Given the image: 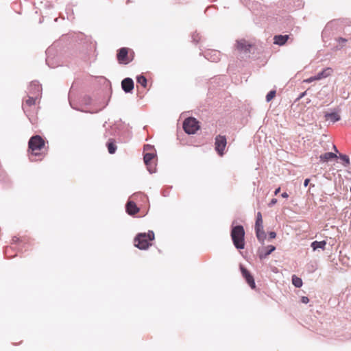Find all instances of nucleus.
Returning <instances> with one entry per match:
<instances>
[{"mask_svg": "<svg viewBox=\"0 0 351 351\" xmlns=\"http://www.w3.org/2000/svg\"><path fill=\"white\" fill-rule=\"evenodd\" d=\"M45 147V140L39 135L33 136L30 138L28 143V152L32 160H41L42 158L36 159L33 157L42 156L44 157Z\"/></svg>", "mask_w": 351, "mask_h": 351, "instance_id": "1", "label": "nucleus"}, {"mask_svg": "<svg viewBox=\"0 0 351 351\" xmlns=\"http://www.w3.org/2000/svg\"><path fill=\"white\" fill-rule=\"evenodd\" d=\"M155 239L153 231L149 230L147 233H139L134 238V246L140 250H147L152 245L150 241Z\"/></svg>", "mask_w": 351, "mask_h": 351, "instance_id": "2", "label": "nucleus"}, {"mask_svg": "<svg viewBox=\"0 0 351 351\" xmlns=\"http://www.w3.org/2000/svg\"><path fill=\"white\" fill-rule=\"evenodd\" d=\"M245 230L242 226H236L232 228L231 238L237 249L242 250L245 247Z\"/></svg>", "mask_w": 351, "mask_h": 351, "instance_id": "3", "label": "nucleus"}, {"mask_svg": "<svg viewBox=\"0 0 351 351\" xmlns=\"http://www.w3.org/2000/svg\"><path fill=\"white\" fill-rule=\"evenodd\" d=\"M117 58L119 63L127 64L132 61L134 58V52L129 48L122 47L118 51Z\"/></svg>", "mask_w": 351, "mask_h": 351, "instance_id": "4", "label": "nucleus"}, {"mask_svg": "<svg viewBox=\"0 0 351 351\" xmlns=\"http://www.w3.org/2000/svg\"><path fill=\"white\" fill-rule=\"evenodd\" d=\"M263 221L262 214L261 212H258L256 215V219L255 223V231L256 235L258 240L263 242L266 238L265 232L263 230Z\"/></svg>", "mask_w": 351, "mask_h": 351, "instance_id": "5", "label": "nucleus"}, {"mask_svg": "<svg viewBox=\"0 0 351 351\" xmlns=\"http://www.w3.org/2000/svg\"><path fill=\"white\" fill-rule=\"evenodd\" d=\"M183 128L187 134H195L199 129V122L193 117L186 119L183 123Z\"/></svg>", "mask_w": 351, "mask_h": 351, "instance_id": "6", "label": "nucleus"}, {"mask_svg": "<svg viewBox=\"0 0 351 351\" xmlns=\"http://www.w3.org/2000/svg\"><path fill=\"white\" fill-rule=\"evenodd\" d=\"M226 145L227 140L225 136L217 135L215 137V150L220 156H222L224 154V150Z\"/></svg>", "mask_w": 351, "mask_h": 351, "instance_id": "7", "label": "nucleus"}, {"mask_svg": "<svg viewBox=\"0 0 351 351\" xmlns=\"http://www.w3.org/2000/svg\"><path fill=\"white\" fill-rule=\"evenodd\" d=\"M41 86L38 82H32L27 88L28 95L36 96L40 98L41 95Z\"/></svg>", "mask_w": 351, "mask_h": 351, "instance_id": "8", "label": "nucleus"}, {"mask_svg": "<svg viewBox=\"0 0 351 351\" xmlns=\"http://www.w3.org/2000/svg\"><path fill=\"white\" fill-rule=\"evenodd\" d=\"M240 269H241L242 276L245 279L247 283L249 285V286L252 289H254L256 288V284H255L254 277L251 275L250 271L246 268H245L243 265L240 266Z\"/></svg>", "mask_w": 351, "mask_h": 351, "instance_id": "9", "label": "nucleus"}, {"mask_svg": "<svg viewBox=\"0 0 351 351\" xmlns=\"http://www.w3.org/2000/svg\"><path fill=\"white\" fill-rule=\"evenodd\" d=\"M155 156L156 155L154 153H146L144 154V162L147 165V169L150 173H153L155 171V167L153 162Z\"/></svg>", "mask_w": 351, "mask_h": 351, "instance_id": "10", "label": "nucleus"}, {"mask_svg": "<svg viewBox=\"0 0 351 351\" xmlns=\"http://www.w3.org/2000/svg\"><path fill=\"white\" fill-rule=\"evenodd\" d=\"M38 99L39 98L36 96L27 95V99L24 100L23 103V109L27 110L32 106H35Z\"/></svg>", "mask_w": 351, "mask_h": 351, "instance_id": "11", "label": "nucleus"}, {"mask_svg": "<svg viewBox=\"0 0 351 351\" xmlns=\"http://www.w3.org/2000/svg\"><path fill=\"white\" fill-rule=\"evenodd\" d=\"M121 86L125 93H130L134 88V82L131 78H125L121 82Z\"/></svg>", "mask_w": 351, "mask_h": 351, "instance_id": "12", "label": "nucleus"}, {"mask_svg": "<svg viewBox=\"0 0 351 351\" xmlns=\"http://www.w3.org/2000/svg\"><path fill=\"white\" fill-rule=\"evenodd\" d=\"M126 211L130 215H134L139 211V208L134 201L130 200L126 204Z\"/></svg>", "mask_w": 351, "mask_h": 351, "instance_id": "13", "label": "nucleus"}, {"mask_svg": "<svg viewBox=\"0 0 351 351\" xmlns=\"http://www.w3.org/2000/svg\"><path fill=\"white\" fill-rule=\"evenodd\" d=\"M252 47V45L250 44L245 40H240L237 41V48L239 51L247 52L250 51V48Z\"/></svg>", "mask_w": 351, "mask_h": 351, "instance_id": "14", "label": "nucleus"}, {"mask_svg": "<svg viewBox=\"0 0 351 351\" xmlns=\"http://www.w3.org/2000/svg\"><path fill=\"white\" fill-rule=\"evenodd\" d=\"M289 38V35H276L274 37V43L282 46L287 43Z\"/></svg>", "mask_w": 351, "mask_h": 351, "instance_id": "15", "label": "nucleus"}, {"mask_svg": "<svg viewBox=\"0 0 351 351\" xmlns=\"http://www.w3.org/2000/svg\"><path fill=\"white\" fill-rule=\"evenodd\" d=\"M337 156L332 152H326L319 156L321 162H325L336 158Z\"/></svg>", "mask_w": 351, "mask_h": 351, "instance_id": "16", "label": "nucleus"}, {"mask_svg": "<svg viewBox=\"0 0 351 351\" xmlns=\"http://www.w3.org/2000/svg\"><path fill=\"white\" fill-rule=\"evenodd\" d=\"M326 245V241H315L311 243V247L313 248V250H316L318 248L324 250Z\"/></svg>", "mask_w": 351, "mask_h": 351, "instance_id": "17", "label": "nucleus"}, {"mask_svg": "<svg viewBox=\"0 0 351 351\" xmlns=\"http://www.w3.org/2000/svg\"><path fill=\"white\" fill-rule=\"evenodd\" d=\"M332 70L330 68H326L324 69L322 72L319 73L317 75V79L321 80L322 78L326 77L330 75Z\"/></svg>", "mask_w": 351, "mask_h": 351, "instance_id": "18", "label": "nucleus"}, {"mask_svg": "<svg viewBox=\"0 0 351 351\" xmlns=\"http://www.w3.org/2000/svg\"><path fill=\"white\" fill-rule=\"evenodd\" d=\"M107 147L108 152L111 154L115 153L117 150V146L114 143V141L112 139H110L109 141L107 143Z\"/></svg>", "mask_w": 351, "mask_h": 351, "instance_id": "19", "label": "nucleus"}, {"mask_svg": "<svg viewBox=\"0 0 351 351\" xmlns=\"http://www.w3.org/2000/svg\"><path fill=\"white\" fill-rule=\"evenodd\" d=\"M276 250L275 246L268 245L265 249V253L260 255L261 258H265Z\"/></svg>", "mask_w": 351, "mask_h": 351, "instance_id": "20", "label": "nucleus"}, {"mask_svg": "<svg viewBox=\"0 0 351 351\" xmlns=\"http://www.w3.org/2000/svg\"><path fill=\"white\" fill-rule=\"evenodd\" d=\"M325 117L326 119H330L332 122L340 120V116L337 112L327 113Z\"/></svg>", "mask_w": 351, "mask_h": 351, "instance_id": "21", "label": "nucleus"}, {"mask_svg": "<svg viewBox=\"0 0 351 351\" xmlns=\"http://www.w3.org/2000/svg\"><path fill=\"white\" fill-rule=\"evenodd\" d=\"M292 283L295 287L298 288H300L302 286V279L295 275L292 276Z\"/></svg>", "mask_w": 351, "mask_h": 351, "instance_id": "22", "label": "nucleus"}, {"mask_svg": "<svg viewBox=\"0 0 351 351\" xmlns=\"http://www.w3.org/2000/svg\"><path fill=\"white\" fill-rule=\"evenodd\" d=\"M136 81L138 84H140L143 88H146L147 85V81L146 77L144 75H138L136 77Z\"/></svg>", "mask_w": 351, "mask_h": 351, "instance_id": "23", "label": "nucleus"}, {"mask_svg": "<svg viewBox=\"0 0 351 351\" xmlns=\"http://www.w3.org/2000/svg\"><path fill=\"white\" fill-rule=\"evenodd\" d=\"M276 96V90H271L269 92L266 96V100L267 101H270L271 99H273Z\"/></svg>", "mask_w": 351, "mask_h": 351, "instance_id": "24", "label": "nucleus"}, {"mask_svg": "<svg viewBox=\"0 0 351 351\" xmlns=\"http://www.w3.org/2000/svg\"><path fill=\"white\" fill-rule=\"evenodd\" d=\"M132 198L134 199H136L137 198H145L147 199V197L143 193H135L132 196Z\"/></svg>", "mask_w": 351, "mask_h": 351, "instance_id": "25", "label": "nucleus"}, {"mask_svg": "<svg viewBox=\"0 0 351 351\" xmlns=\"http://www.w3.org/2000/svg\"><path fill=\"white\" fill-rule=\"evenodd\" d=\"M340 158L345 162V166H348L350 164V159L346 155H340Z\"/></svg>", "mask_w": 351, "mask_h": 351, "instance_id": "26", "label": "nucleus"}, {"mask_svg": "<svg viewBox=\"0 0 351 351\" xmlns=\"http://www.w3.org/2000/svg\"><path fill=\"white\" fill-rule=\"evenodd\" d=\"M315 80H318V79H317V76H315V77H311L306 80H305L304 82H307V83H311Z\"/></svg>", "mask_w": 351, "mask_h": 351, "instance_id": "27", "label": "nucleus"}, {"mask_svg": "<svg viewBox=\"0 0 351 351\" xmlns=\"http://www.w3.org/2000/svg\"><path fill=\"white\" fill-rule=\"evenodd\" d=\"M301 302L304 304H307L309 302V299L308 297L302 296L301 298Z\"/></svg>", "mask_w": 351, "mask_h": 351, "instance_id": "28", "label": "nucleus"}, {"mask_svg": "<svg viewBox=\"0 0 351 351\" xmlns=\"http://www.w3.org/2000/svg\"><path fill=\"white\" fill-rule=\"evenodd\" d=\"M337 41H338V43H346L347 42V40H346V39H345V38H341V37H340V38H337Z\"/></svg>", "mask_w": 351, "mask_h": 351, "instance_id": "29", "label": "nucleus"}, {"mask_svg": "<svg viewBox=\"0 0 351 351\" xmlns=\"http://www.w3.org/2000/svg\"><path fill=\"white\" fill-rule=\"evenodd\" d=\"M269 234L271 239H274L276 237V234L274 232H270Z\"/></svg>", "mask_w": 351, "mask_h": 351, "instance_id": "30", "label": "nucleus"}, {"mask_svg": "<svg viewBox=\"0 0 351 351\" xmlns=\"http://www.w3.org/2000/svg\"><path fill=\"white\" fill-rule=\"evenodd\" d=\"M309 182H310V179H308V178L306 179V180H304V186H308V183H309Z\"/></svg>", "mask_w": 351, "mask_h": 351, "instance_id": "31", "label": "nucleus"}, {"mask_svg": "<svg viewBox=\"0 0 351 351\" xmlns=\"http://www.w3.org/2000/svg\"><path fill=\"white\" fill-rule=\"evenodd\" d=\"M277 202V199H272L271 202L269 203V206H271V205H274Z\"/></svg>", "mask_w": 351, "mask_h": 351, "instance_id": "32", "label": "nucleus"}, {"mask_svg": "<svg viewBox=\"0 0 351 351\" xmlns=\"http://www.w3.org/2000/svg\"><path fill=\"white\" fill-rule=\"evenodd\" d=\"M281 196L284 198H287L289 197V195L287 194V193L284 192L282 193Z\"/></svg>", "mask_w": 351, "mask_h": 351, "instance_id": "33", "label": "nucleus"}, {"mask_svg": "<svg viewBox=\"0 0 351 351\" xmlns=\"http://www.w3.org/2000/svg\"><path fill=\"white\" fill-rule=\"evenodd\" d=\"M280 187H278V189H276V191H274V194L275 195H277L280 193Z\"/></svg>", "mask_w": 351, "mask_h": 351, "instance_id": "34", "label": "nucleus"}, {"mask_svg": "<svg viewBox=\"0 0 351 351\" xmlns=\"http://www.w3.org/2000/svg\"><path fill=\"white\" fill-rule=\"evenodd\" d=\"M334 149H335L337 152H338L335 146H334Z\"/></svg>", "mask_w": 351, "mask_h": 351, "instance_id": "35", "label": "nucleus"}, {"mask_svg": "<svg viewBox=\"0 0 351 351\" xmlns=\"http://www.w3.org/2000/svg\"><path fill=\"white\" fill-rule=\"evenodd\" d=\"M147 147H149V145H147L146 147H145L144 149H146Z\"/></svg>", "mask_w": 351, "mask_h": 351, "instance_id": "36", "label": "nucleus"}, {"mask_svg": "<svg viewBox=\"0 0 351 351\" xmlns=\"http://www.w3.org/2000/svg\"><path fill=\"white\" fill-rule=\"evenodd\" d=\"M350 192H351V187H350Z\"/></svg>", "mask_w": 351, "mask_h": 351, "instance_id": "37", "label": "nucleus"}, {"mask_svg": "<svg viewBox=\"0 0 351 351\" xmlns=\"http://www.w3.org/2000/svg\"><path fill=\"white\" fill-rule=\"evenodd\" d=\"M350 200H351V198H350Z\"/></svg>", "mask_w": 351, "mask_h": 351, "instance_id": "38", "label": "nucleus"}, {"mask_svg": "<svg viewBox=\"0 0 351 351\" xmlns=\"http://www.w3.org/2000/svg\"><path fill=\"white\" fill-rule=\"evenodd\" d=\"M350 200H351V198H350Z\"/></svg>", "mask_w": 351, "mask_h": 351, "instance_id": "39", "label": "nucleus"}, {"mask_svg": "<svg viewBox=\"0 0 351 351\" xmlns=\"http://www.w3.org/2000/svg\"><path fill=\"white\" fill-rule=\"evenodd\" d=\"M350 200H351V198H350Z\"/></svg>", "mask_w": 351, "mask_h": 351, "instance_id": "40", "label": "nucleus"}]
</instances>
